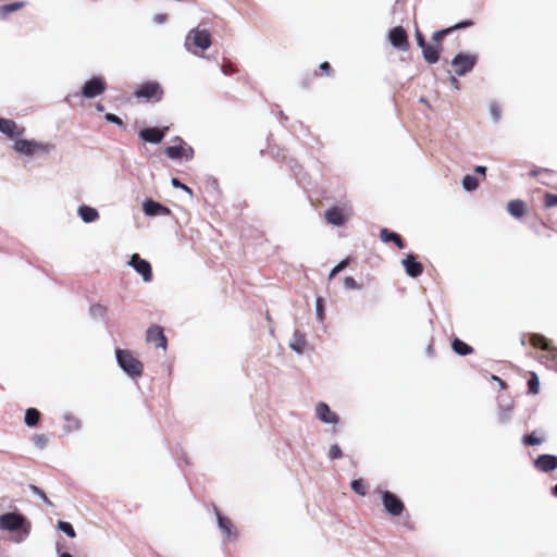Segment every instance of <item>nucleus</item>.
Masks as SVG:
<instances>
[{
  "mask_svg": "<svg viewBox=\"0 0 557 557\" xmlns=\"http://www.w3.org/2000/svg\"><path fill=\"white\" fill-rule=\"evenodd\" d=\"M449 82L455 89H459V81L457 79L456 76L451 75L449 77Z\"/></svg>",
  "mask_w": 557,
  "mask_h": 557,
  "instance_id": "bf43d9fd",
  "label": "nucleus"
},
{
  "mask_svg": "<svg viewBox=\"0 0 557 557\" xmlns=\"http://www.w3.org/2000/svg\"><path fill=\"white\" fill-rule=\"evenodd\" d=\"M280 116H281V119L287 120V116L282 111L280 112Z\"/></svg>",
  "mask_w": 557,
  "mask_h": 557,
  "instance_id": "69168bd1",
  "label": "nucleus"
},
{
  "mask_svg": "<svg viewBox=\"0 0 557 557\" xmlns=\"http://www.w3.org/2000/svg\"><path fill=\"white\" fill-rule=\"evenodd\" d=\"M104 120L109 123H112L116 126H124V122L122 121L121 117H119L117 115H115L114 113H106L104 114Z\"/></svg>",
  "mask_w": 557,
  "mask_h": 557,
  "instance_id": "49530a36",
  "label": "nucleus"
},
{
  "mask_svg": "<svg viewBox=\"0 0 557 557\" xmlns=\"http://www.w3.org/2000/svg\"><path fill=\"white\" fill-rule=\"evenodd\" d=\"M348 265V259L339 261L330 272L329 280H332L339 271L344 270Z\"/></svg>",
  "mask_w": 557,
  "mask_h": 557,
  "instance_id": "c03bdc74",
  "label": "nucleus"
},
{
  "mask_svg": "<svg viewBox=\"0 0 557 557\" xmlns=\"http://www.w3.org/2000/svg\"><path fill=\"white\" fill-rule=\"evenodd\" d=\"M128 265L141 275L144 282H151L152 268L146 259H143L138 253H134L128 261Z\"/></svg>",
  "mask_w": 557,
  "mask_h": 557,
  "instance_id": "9d476101",
  "label": "nucleus"
},
{
  "mask_svg": "<svg viewBox=\"0 0 557 557\" xmlns=\"http://www.w3.org/2000/svg\"><path fill=\"white\" fill-rule=\"evenodd\" d=\"M146 339L149 343L156 344L157 347L162 348L163 350L166 349L168 339L163 329L159 325H151L147 330Z\"/></svg>",
  "mask_w": 557,
  "mask_h": 557,
  "instance_id": "2eb2a0df",
  "label": "nucleus"
},
{
  "mask_svg": "<svg viewBox=\"0 0 557 557\" xmlns=\"http://www.w3.org/2000/svg\"><path fill=\"white\" fill-rule=\"evenodd\" d=\"M166 20H168V14H165V13H158V14H154L152 17V21L156 24H163L164 22H166Z\"/></svg>",
  "mask_w": 557,
  "mask_h": 557,
  "instance_id": "864d4df0",
  "label": "nucleus"
},
{
  "mask_svg": "<svg viewBox=\"0 0 557 557\" xmlns=\"http://www.w3.org/2000/svg\"><path fill=\"white\" fill-rule=\"evenodd\" d=\"M28 488L29 491L33 493V495L39 497L40 499H42V502L52 507L53 504L51 503V500L48 498V496L46 495V493L40 488L38 487L37 485H34V484H29L28 485Z\"/></svg>",
  "mask_w": 557,
  "mask_h": 557,
  "instance_id": "473e14b6",
  "label": "nucleus"
},
{
  "mask_svg": "<svg viewBox=\"0 0 557 557\" xmlns=\"http://www.w3.org/2000/svg\"><path fill=\"white\" fill-rule=\"evenodd\" d=\"M40 419V412L36 408H28L25 411V424L29 428L37 426Z\"/></svg>",
  "mask_w": 557,
  "mask_h": 557,
  "instance_id": "c85d7f7f",
  "label": "nucleus"
},
{
  "mask_svg": "<svg viewBox=\"0 0 557 557\" xmlns=\"http://www.w3.org/2000/svg\"><path fill=\"white\" fill-rule=\"evenodd\" d=\"M234 67L230 64H226V65H222L221 66V72L224 74V75H231L234 73Z\"/></svg>",
  "mask_w": 557,
  "mask_h": 557,
  "instance_id": "5fc2aeb1",
  "label": "nucleus"
},
{
  "mask_svg": "<svg viewBox=\"0 0 557 557\" xmlns=\"http://www.w3.org/2000/svg\"><path fill=\"white\" fill-rule=\"evenodd\" d=\"M552 494L557 497V484L552 488Z\"/></svg>",
  "mask_w": 557,
  "mask_h": 557,
  "instance_id": "0e129e2a",
  "label": "nucleus"
},
{
  "mask_svg": "<svg viewBox=\"0 0 557 557\" xmlns=\"http://www.w3.org/2000/svg\"><path fill=\"white\" fill-rule=\"evenodd\" d=\"M421 50L424 60L430 64H434L440 60V48L437 46L426 44Z\"/></svg>",
  "mask_w": 557,
  "mask_h": 557,
  "instance_id": "bb28decb",
  "label": "nucleus"
},
{
  "mask_svg": "<svg viewBox=\"0 0 557 557\" xmlns=\"http://www.w3.org/2000/svg\"><path fill=\"white\" fill-rule=\"evenodd\" d=\"M453 32V28H443L441 30H436L433 33L432 35V40L435 41V42H441V40L448 34H450Z\"/></svg>",
  "mask_w": 557,
  "mask_h": 557,
  "instance_id": "a18cd8bd",
  "label": "nucleus"
},
{
  "mask_svg": "<svg viewBox=\"0 0 557 557\" xmlns=\"http://www.w3.org/2000/svg\"><path fill=\"white\" fill-rule=\"evenodd\" d=\"M380 239L382 243H394L399 249L405 248V243L400 235L394 231H391L386 227L380 231Z\"/></svg>",
  "mask_w": 557,
  "mask_h": 557,
  "instance_id": "5701e85b",
  "label": "nucleus"
},
{
  "mask_svg": "<svg viewBox=\"0 0 557 557\" xmlns=\"http://www.w3.org/2000/svg\"><path fill=\"white\" fill-rule=\"evenodd\" d=\"M350 487L356 494H358L360 496H366V494H367L366 484L362 479L352 480L350 482Z\"/></svg>",
  "mask_w": 557,
  "mask_h": 557,
  "instance_id": "c9c22d12",
  "label": "nucleus"
},
{
  "mask_svg": "<svg viewBox=\"0 0 557 557\" xmlns=\"http://www.w3.org/2000/svg\"><path fill=\"white\" fill-rule=\"evenodd\" d=\"M492 380L496 381L497 384L500 386V388L505 389L507 387L506 382L504 380H502L500 377H498L497 375H492Z\"/></svg>",
  "mask_w": 557,
  "mask_h": 557,
  "instance_id": "4d7b16f0",
  "label": "nucleus"
},
{
  "mask_svg": "<svg viewBox=\"0 0 557 557\" xmlns=\"http://www.w3.org/2000/svg\"><path fill=\"white\" fill-rule=\"evenodd\" d=\"M25 7V2L16 1L0 7V14L4 18L9 13L21 10Z\"/></svg>",
  "mask_w": 557,
  "mask_h": 557,
  "instance_id": "2f4dec72",
  "label": "nucleus"
},
{
  "mask_svg": "<svg viewBox=\"0 0 557 557\" xmlns=\"http://www.w3.org/2000/svg\"><path fill=\"white\" fill-rule=\"evenodd\" d=\"M507 210L516 219H520L527 213L525 203L519 199L510 200L507 203Z\"/></svg>",
  "mask_w": 557,
  "mask_h": 557,
  "instance_id": "393cba45",
  "label": "nucleus"
},
{
  "mask_svg": "<svg viewBox=\"0 0 557 557\" xmlns=\"http://www.w3.org/2000/svg\"><path fill=\"white\" fill-rule=\"evenodd\" d=\"M497 419L502 424H507L511 419V408L508 407H502L498 410Z\"/></svg>",
  "mask_w": 557,
  "mask_h": 557,
  "instance_id": "58836bf2",
  "label": "nucleus"
},
{
  "mask_svg": "<svg viewBox=\"0 0 557 557\" xmlns=\"http://www.w3.org/2000/svg\"><path fill=\"white\" fill-rule=\"evenodd\" d=\"M107 83L103 77L99 75L91 76L84 83L81 90V96L86 99H92L106 91Z\"/></svg>",
  "mask_w": 557,
  "mask_h": 557,
  "instance_id": "1a4fd4ad",
  "label": "nucleus"
},
{
  "mask_svg": "<svg viewBox=\"0 0 557 557\" xmlns=\"http://www.w3.org/2000/svg\"><path fill=\"white\" fill-rule=\"evenodd\" d=\"M529 393L532 395H536L540 391V379L535 372L531 373V376L528 381Z\"/></svg>",
  "mask_w": 557,
  "mask_h": 557,
  "instance_id": "72a5a7b5",
  "label": "nucleus"
},
{
  "mask_svg": "<svg viewBox=\"0 0 557 557\" xmlns=\"http://www.w3.org/2000/svg\"><path fill=\"white\" fill-rule=\"evenodd\" d=\"M387 38L394 48L400 51H407L409 49L408 35L403 26H395L389 29Z\"/></svg>",
  "mask_w": 557,
  "mask_h": 557,
  "instance_id": "9b49d317",
  "label": "nucleus"
},
{
  "mask_svg": "<svg viewBox=\"0 0 557 557\" xmlns=\"http://www.w3.org/2000/svg\"><path fill=\"white\" fill-rule=\"evenodd\" d=\"M534 467L544 473L552 472L557 469V456L552 454L540 455L534 460Z\"/></svg>",
  "mask_w": 557,
  "mask_h": 557,
  "instance_id": "f3484780",
  "label": "nucleus"
},
{
  "mask_svg": "<svg viewBox=\"0 0 557 557\" xmlns=\"http://www.w3.org/2000/svg\"><path fill=\"white\" fill-rule=\"evenodd\" d=\"M478 63V55L474 53L459 52L457 53L450 64L454 67L455 75L465 76L470 73Z\"/></svg>",
  "mask_w": 557,
  "mask_h": 557,
  "instance_id": "423d86ee",
  "label": "nucleus"
},
{
  "mask_svg": "<svg viewBox=\"0 0 557 557\" xmlns=\"http://www.w3.org/2000/svg\"><path fill=\"white\" fill-rule=\"evenodd\" d=\"M0 528L16 533L15 542H23L30 532V522L18 511H10L0 516Z\"/></svg>",
  "mask_w": 557,
  "mask_h": 557,
  "instance_id": "f257e3e1",
  "label": "nucleus"
},
{
  "mask_svg": "<svg viewBox=\"0 0 557 557\" xmlns=\"http://www.w3.org/2000/svg\"><path fill=\"white\" fill-rule=\"evenodd\" d=\"M320 70L330 75L331 73V65L329 62L324 61L320 64Z\"/></svg>",
  "mask_w": 557,
  "mask_h": 557,
  "instance_id": "6e6d98bb",
  "label": "nucleus"
},
{
  "mask_svg": "<svg viewBox=\"0 0 557 557\" xmlns=\"http://www.w3.org/2000/svg\"><path fill=\"white\" fill-rule=\"evenodd\" d=\"M134 95L147 101L159 102L163 98V89L158 82L147 81L135 90Z\"/></svg>",
  "mask_w": 557,
  "mask_h": 557,
  "instance_id": "0eeeda50",
  "label": "nucleus"
},
{
  "mask_svg": "<svg viewBox=\"0 0 557 557\" xmlns=\"http://www.w3.org/2000/svg\"><path fill=\"white\" fill-rule=\"evenodd\" d=\"M77 214L82 221L87 224L92 223L99 219L98 210L87 205H81L77 208Z\"/></svg>",
  "mask_w": 557,
  "mask_h": 557,
  "instance_id": "4be33fe9",
  "label": "nucleus"
},
{
  "mask_svg": "<svg viewBox=\"0 0 557 557\" xmlns=\"http://www.w3.org/2000/svg\"><path fill=\"white\" fill-rule=\"evenodd\" d=\"M306 344V335L300 331H295L293 341L289 343L290 349H293L296 354L301 355L305 350Z\"/></svg>",
  "mask_w": 557,
  "mask_h": 557,
  "instance_id": "a878e982",
  "label": "nucleus"
},
{
  "mask_svg": "<svg viewBox=\"0 0 557 557\" xmlns=\"http://www.w3.org/2000/svg\"><path fill=\"white\" fill-rule=\"evenodd\" d=\"M168 131L169 127H144L138 135L146 143L158 145L163 140Z\"/></svg>",
  "mask_w": 557,
  "mask_h": 557,
  "instance_id": "ddd939ff",
  "label": "nucleus"
},
{
  "mask_svg": "<svg viewBox=\"0 0 557 557\" xmlns=\"http://www.w3.org/2000/svg\"><path fill=\"white\" fill-rule=\"evenodd\" d=\"M377 492L381 494L382 504L388 515L398 517L403 513L405 510V504L395 493L382 490H379Z\"/></svg>",
  "mask_w": 557,
  "mask_h": 557,
  "instance_id": "6e6552de",
  "label": "nucleus"
},
{
  "mask_svg": "<svg viewBox=\"0 0 557 557\" xmlns=\"http://www.w3.org/2000/svg\"><path fill=\"white\" fill-rule=\"evenodd\" d=\"M106 311H107L106 307L100 304H94L89 308V314L95 320L103 318Z\"/></svg>",
  "mask_w": 557,
  "mask_h": 557,
  "instance_id": "e433bc0d",
  "label": "nucleus"
},
{
  "mask_svg": "<svg viewBox=\"0 0 557 557\" xmlns=\"http://www.w3.org/2000/svg\"><path fill=\"white\" fill-rule=\"evenodd\" d=\"M96 110H97L98 112H103V111H104V106H103V104H101V103H97V104H96Z\"/></svg>",
  "mask_w": 557,
  "mask_h": 557,
  "instance_id": "680f3d73",
  "label": "nucleus"
},
{
  "mask_svg": "<svg viewBox=\"0 0 557 557\" xmlns=\"http://www.w3.org/2000/svg\"><path fill=\"white\" fill-rule=\"evenodd\" d=\"M472 25H473L472 20H462V21L458 22L457 24H455V26L451 28L453 29H461V28L470 27Z\"/></svg>",
  "mask_w": 557,
  "mask_h": 557,
  "instance_id": "603ef678",
  "label": "nucleus"
},
{
  "mask_svg": "<svg viewBox=\"0 0 557 557\" xmlns=\"http://www.w3.org/2000/svg\"><path fill=\"white\" fill-rule=\"evenodd\" d=\"M143 211L148 216L170 215L171 210L162 203L154 201L150 198L146 199L143 203Z\"/></svg>",
  "mask_w": 557,
  "mask_h": 557,
  "instance_id": "dca6fc26",
  "label": "nucleus"
},
{
  "mask_svg": "<svg viewBox=\"0 0 557 557\" xmlns=\"http://www.w3.org/2000/svg\"><path fill=\"white\" fill-rule=\"evenodd\" d=\"M414 36H416L417 45L420 48H423V46L426 45V41H425L423 34L419 30L418 27L416 28Z\"/></svg>",
  "mask_w": 557,
  "mask_h": 557,
  "instance_id": "8fccbe9b",
  "label": "nucleus"
},
{
  "mask_svg": "<svg viewBox=\"0 0 557 557\" xmlns=\"http://www.w3.org/2000/svg\"><path fill=\"white\" fill-rule=\"evenodd\" d=\"M59 557H74V556L67 552H64V553H61Z\"/></svg>",
  "mask_w": 557,
  "mask_h": 557,
  "instance_id": "e2e57ef3",
  "label": "nucleus"
},
{
  "mask_svg": "<svg viewBox=\"0 0 557 557\" xmlns=\"http://www.w3.org/2000/svg\"><path fill=\"white\" fill-rule=\"evenodd\" d=\"M63 420H64L63 431L66 434L76 432V431L81 430V428H82L81 420L77 417H75L74 414H72L71 412H65L63 414Z\"/></svg>",
  "mask_w": 557,
  "mask_h": 557,
  "instance_id": "b1692460",
  "label": "nucleus"
},
{
  "mask_svg": "<svg viewBox=\"0 0 557 557\" xmlns=\"http://www.w3.org/2000/svg\"><path fill=\"white\" fill-rule=\"evenodd\" d=\"M0 133L11 138H17L24 134V128L18 127L13 120L0 117Z\"/></svg>",
  "mask_w": 557,
  "mask_h": 557,
  "instance_id": "6ab92c4d",
  "label": "nucleus"
},
{
  "mask_svg": "<svg viewBox=\"0 0 557 557\" xmlns=\"http://www.w3.org/2000/svg\"><path fill=\"white\" fill-rule=\"evenodd\" d=\"M479 187V180L471 174H467L462 178V188L466 191H474Z\"/></svg>",
  "mask_w": 557,
  "mask_h": 557,
  "instance_id": "c756f323",
  "label": "nucleus"
},
{
  "mask_svg": "<svg viewBox=\"0 0 557 557\" xmlns=\"http://www.w3.org/2000/svg\"><path fill=\"white\" fill-rule=\"evenodd\" d=\"M184 150H185V152H184L183 159H185L186 161H190L195 154L193 147L185 143Z\"/></svg>",
  "mask_w": 557,
  "mask_h": 557,
  "instance_id": "3c124183",
  "label": "nucleus"
},
{
  "mask_svg": "<svg viewBox=\"0 0 557 557\" xmlns=\"http://www.w3.org/2000/svg\"><path fill=\"white\" fill-rule=\"evenodd\" d=\"M315 314L320 321H323L325 318L324 301L322 297H317L315 299Z\"/></svg>",
  "mask_w": 557,
  "mask_h": 557,
  "instance_id": "ea45409f",
  "label": "nucleus"
},
{
  "mask_svg": "<svg viewBox=\"0 0 557 557\" xmlns=\"http://www.w3.org/2000/svg\"><path fill=\"white\" fill-rule=\"evenodd\" d=\"M342 457H343L342 448L339 447V445L333 444L329 450V459L335 460V459H339Z\"/></svg>",
  "mask_w": 557,
  "mask_h": 557,
  "instance_id": "79ce46f5",
  "label": "nucleus"
},
{
  "mask_svg": "<svg viewBox=\"0 0 557 557\" xmlns=\"http://www.w3.org/2000/svg\"><path fill=\"white\" fill-rule=\"evenodd\" d=\"M115 358L119 367L131 377H137L143 374L144 366L136 359L129 350L117 348Z\"/></svg>",
  "mask_w": 557,
  "mask_h": 557,
  "instance_id": "20e7f679",
  "label": "nucleus"
},
{
  "mask_svg": "<svg viewBox=\"0 0 557 557\" xmlns=\"http://www.w3.org/2000/svg\"><path fill=\"white\" fill-rule=\"evenodd\" d=\"M451 349L455 354L462 357L468 356L473 351V348L469 344L457 337L451 342Z\"/></svg>",
  "mask_w": 557,
  "mask_h": 557,
  "instance_id": "cd10ccee",
  "label": "nucleus"
},
{
  "mask_svg": "<svg viewBox=\"0 0 557 557\" xmlns=\"http://www.w3.org/2000/svg\"><path fill=\"white\" fill-rule=\"evenodd\" d=\"M13 149L20 154L32 157L36 153H48L53 149V145L17 137L14 141Z\"/></svg>",
  "mask_w": 557,
  "mask_h": 557,
  "instance_id": "39448f33",
  "label": "nucleus"
},
{
  "mask_svg": "<svg viewBox=\"0 0 557 557\" xmlns=\"http://www.w3.org/2000/svg\"><path fill=\"white\" fill-rule=\"evenodd\" d=\"M425 354L429 356V357H432L434 355V350H433V345L432 344H429V346L426 347L425 349Z\"/></svg>",
  "mask_w": 557,
  "mask_h": 557,
  "instance_id": "052dcab7",
  "label": "nucleus"
},
{
  "mask_svg": "<svg viewBox=\"0 0 557 557\" xmlns=\"http://www.w3.org/2000/svg\"><path fill=\"white\" fill-rule=\"evenodd\" d=\"M486 166L484 165H476L474 168V172L478 173V174H481V175H485L486 174Z\"/></svg>",
  "mask_w": 557,
  "mask_h": 557,
  "instance_id": "13d9d810",
  "label": "nucleus"
},
{
  "mask_svg": "<svg viewBox=\"0 0 557 557\" xmlns=\"http://www.w3.org/2000/svg\"><path fill=\"white\" fill-rule=\"evenodd\" d=\"M211 44V34L208 29L193 28L186 35L184 47L194 55H198L194 48L207 50Z\"/></svg>",
  "mask_w": 557,
  "mask_h": 557,
  "instance_id": "7ed1b4c3",
  "label": "nucleus"
},
{
  "mask_svg": "<svg viewBox=\"0 0 557 557\" xmlns=\"http://www.w3.org/2000/svg\"><path fill=\"white\" fill-rule=\"evenodd\" d=\"M530 343L536 348H541L545 354L541 357V361L545 366L557 372V347L550 346L549 341L542 334H530Z\"/></svg>",
  "mask_w": 557,
  "mask_h": 557,
  "instance_id": "f03ea898",
  "label": "nucleus"
},
{
  "mask_svg": "<svg viewBox=\"0 0 557 557\" xmlns=\"http://www.w3.org/2000/svg\"><path fill=\"white\" fill-rule=\"evenodd\" d=\"M488 113L493 123H498L502 119V107L496 101L488 103Z\"/></svg>",
  "mask_w": 557,
  "mask_h": 557,
  "instance_id": "7c9ffc66",
  "label": "nucleus"
},
{
  "mask_svg": "<svg viewBox=\"0 0 557 557\" xmlns=\"http://www.w3.org/2000/svg\"><path fill=\"white\" fill-rule=\"evenodd\" d=\"M324 218L329 224L334 226H342L346 221L343 210L337 206H333L325 210Z\"/></svg>",
  "mask_w": 557,
  "mask_h": 557,
  "instance_id": "aec40b11",
  "label": "nucleus"
},
{
  "mask_svg": "<svg viewBox=\"0 0 557 557\" xmlns=\"http://www.w3.org/2000/svg\"><path fill=\"white\" fill-rule=\"evenodd\" d=\"M33 443L39 449H44L48 445V437L45 434H36L33 437Z\"/></svg>",
  "mask_w": 557,
  "mask_h": 557,
  "instance_id": "a19ab883",
  "label": "nucleus"
},
{
  "mask_svg": "<svg viewBox=\"0 0 557 557\" xmlns=\"http://www.w3.org/2000/svg\"><path fill=\"white\" fill-rule=\"evenodd\" d=\"M315 417L325 424H337L339 422L338 414L332 411L330 406L324 401L317 404Z\"/></svg>",
  "mask_w": 557,
  "mask_h": 557,
  "instance_id": "4468645a",
  "label": "nucleus"
},
{
  "mask_svg": "<svg viewBox=\"0 0 557 557\" xmlns=\"http://www.w3.org/2000/svg\"><path fill=\"white\" fill-rule=\"evenodd\" d=\"M171 185L174 187V188H180L184 191H186L188 195L193 196V190L190 187H188L186 184L182 183L177 177H172L171 178Z\"/></svg>",
  "mask_w": 557,
  "mask_h": 557,
  "instance_id": "37998d69",
  "label": "nucleus"
},
{
  "mask_svg": "<svg viewBox=\"0 0 557 557\" xmlns=\"http://www.w3.org/2000/svg\"><path fill=\"white\" fill-rule=\"evenodd\" d=\"M58 529L64 532L71 539H74L76 536V532L70 522L62 520L58 521Z\"/></svg>",
  "mask_w": 557,
  "mask_h": 557,
  "instance_id": "4c0bfd02",
  "label": "nucleus"
},
{
  "mask_svg": "<svg viewBox=\"0 0 557 557\" xmlns=\"http://www.w3.org/2000/svg\"><path fill=\"white\" fill-rule=\"evenodd\" d=\"M174 140L177 141L178 145L168 146L164 150V153L171 160H181L183 159L185 152V141L178 136H176Z\"/></svg>",
  "mask_w": 557,
  "mask_h": 557,
  "instance_id": "412c9836",
  "label": "nucleus"
},
{
  "mask_svg": "<svg viewBox=\"0 0 557 557\" xmlns=\"http://www.w3.org/2000/svg\"><path fill=\"white\" fill-rule=\"evenodd\" d=\"M544 206L546 208H552V207L557 206V195L556 194L546 193L545 194V198H544Z\"/></svg>",
  "mask_w": 557,
  "mask_h": 557,
  "instance_id": "de8ad7c7",
  "label": "nucleus"
},
{
  "mask_svg": "<svg viewBox=\"0 0 557 557\" xmlns=\"http://www.w3.org/2000/svg\"><path fill=\"white\" fill-rule=\"evenodd\" d=\"M215 516H216V523L219 529L223 532L224 537L227 541H233L237 537V529L233 524L232 520L222 515L216 507H214Z\"/></svg>",
  "mask_w": 557,
  "mask_h": 557,
  "instance_id": "f8f14e48",
  "label": "nucleus"
},
{
  "mask_svg": "<svg viewBox=\"0 0 557 557\" xmlns=\"http://www.w3.org/2000/svg\"><path fill=\"white\" fill-rule=\"evenodd\" d=\"M521 441L527 446H535L542 444L544 442V438L537 437L535 432H532L530 434L523 435Z\"/></svg>",
  "mask_w": 557,
  "mask_h": 557,
  "instance_id": "f704fd0d",
  "label": "nucleus"
},
{
  "mask_svg": "<svg viewBox=\"0 0 557 557\" xmlns=\"http://www.w3.org/2000/svg\"><path fill=\"white\" fill-rule=\"evenodd\" d=\"M401 264L405 268L406 273L416 278L423 272V265L417 260L413 253H409L405 259L401 260Z\"/></svg>",
  "mask_w": 557,
  "mask_h": 557,
  "instance_id": "a211bd4d",
  "label": "nucleus"
},
{
  "mask_svg": "<svg viewBox=\"0 0 557 557\" xmlns=\"http://www.w3.org/2000/svg\"><path fill=\"white\" fill-rule=\"evenodd\" d=\"M344 287L347 289H359L360 285L352 276H346L344 278Z\"/></svg>",
  "mask_w": 557,
  "mask_h": 557,
  "instance_id": "09e8293b",
  "label": "nucleus"
}]
</instances>
